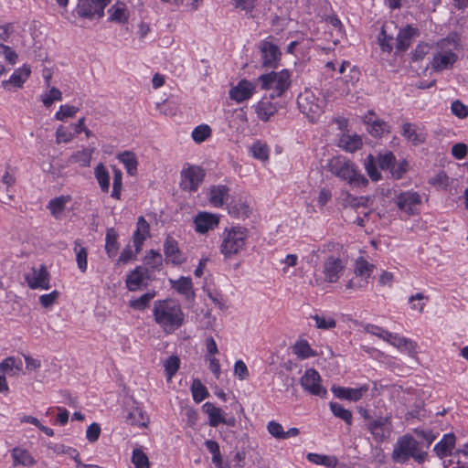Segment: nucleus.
I'll use <instances>...</instances> for the list:
<instances>
[{
	"mask_svg": "<svg viewBox=\"0 0 468 468\" xmlns=\"http://www.w3.org/2000/svg\"><path fill=\"white\" fill-rule=\"evenodd\" d=\"M62 100V93L61 91L55 88V87H52L48 93L45 94L42 98V102L43 104L46 106V107H50L52 105V103L56 101H61Z\"/></svg>",
	"mask_w": 468,
	"mask_h": 468,
	"instance_id": "60",
	"label": "nucleus"
},
{
	"mask_svg": "<svg viewBox=\"0 0 468 468\" xmlns=\"http://www.w3.org/2000/svg\"><path fill=\"white\" fill-rule=\"evenodd\" d=\"M271 95L264 96L255 105V112L258 118L262 122H268L274 114L278 112L279 104L274 102Z\"/></svg>",
	"mask_w": 468,
	"mask_h": 468,
	"instance_id": "17",
	"label": "nucleus"
},
{
	"mask_svg": "<svg viewBox=\"0 0 468 468\" xmlns=\"http://www.w3.org/2000/svg\"><path fill=\"white\" fill-rule=\"evenodd\" d=\"M396 162V157L391 152L379 154L378 157V165L382 170H391Z\"/></svg>",
	"mask_w": 468,
	"mask_h": 468,
	"instance_id": "55",
	"label": "nucleus"
},
{
	"mask_svg": "<svg viewBox=\"0 0 468 468\" xmlns=\"http://www.w3.org/2000/svg\"><path fill=\"white\" fill-rule=\"evenodd\" d=\"M267 431L275 439L282 440V437H284V431L282 424L275 420L268 422Z\"/></svg>",
	"mask_w": 468,
	"mask_h": 468,
	"instance_id": "62",
	"label": "nucleus"
},
{
	"mask_svg": "<svg viewBox=\"0 0 468 468\" xmlns=\"http://www.w3.org/2000/svg\"><path fill=\"white\" fill-rule=\"evenodd\" d=\"M172 288L178 293L183 294L186 299H191L195 296L193 292V283L189 277H180L177 281H170Z\"/></svg>",
	"mask_w": 468,
	"mask_h": 468,
	"instance_id": "31",
	"label": "nucleus"
},
{
	"mask_svg": "<svg viewBox=\"0 0 468 468\" xmlns=\"http://www.w3.org/2000/svg\"><path fill=\"white\" fill-rule=\"evenodd\" d=\"M419 28L410 25H407L405 27L401 28L396 38L395 48L397 52L406 51L411 45L412 39L419 37Z\"/></svg>",
	"mask_w": 468,
	"mask_h": 468,
	"instance_id": "21",
	"label": "nucleus"
},
{
	"mask_svg": "<svg viewBox=\"0 0 468 468\" xmlns=\"http://www.w3.org/2000/svg\"><path fill=\"white\" fill-rule=\"evenodd\" d=\"M367 131L371 135L375 137H380L384 133H389V126L385 121L376 119L373 122V125L367 127Z\"/></svg>",
	"mask_w": 468,
	"mask_h": 468,
	"instance_id": "51",
	"label": "nucleus"
},
{
	"mask_svg": "<svg viewBox=\"0 0 468 468\" xmlns=\"http://www.w3.org/2000/svg\"><path fill=\"white\" fill-rule=\"evenodd\" d=\"M386 336L387 337L385 341L396 346L399 349L412 351L416 347L415 342L406 337L400 336L398 334L388 332V334H386Z\"/></svg>",
	"mask_w": 468,
	"mask_h": 468,
	"instance_id": "30",
	"label": "nucleus"
},
{
	"mask_svg": "<svg viewBox=\"0 0 468 468\" xmlns=\"http://www.w3.org/2000/svg\"><path fill=\"white\" fill-rule=\"evenodd\" d=\"M111 0H79L75 12L86 19H99L103 16L105 7Z\"/></svg>",
	"mask_w": 468,
	"mask_h": 468,
	"instance_id": "10",
	"label": "nucleus"
},
{
	"mask_svg": "<svg viewBox=\"0 0 468 468\" xmlns=\"http://www.w3.org/2000/svg\"><path fill=\"white\" fill-rule=\"evenodd\" d=\"M306 459L314 464L324 465L326 467H335L338 463L336 457L310 452L306 455Z\"/></svg>",
	"mask_w": 468,
	"mask_h": 468,
	"instance_id": "39",
	"label": "nucleus"
},
{
	"mask_svg": "<svg viewBox=\"0 0 468 468\" xmlns=\"http://www.w3.org/2000/svg\"><path fill=\"white\" fill-rule=\"evenodd\" d=\"M92 153L93 149H82L74 153L70 156V160L73 163L79 164L82 167H87L90 164Z\"/></svg>",
	"mask_w": 468,
	"mask_h": 468,
	"instance_id": "43",
	"label": "nucleus"
},
{
	"mask_svg": "<svg viewBox=\"0 0 468 468\" xmlns=\"http://www.w3.org/2000/svg\"><path fill=\"white\" fill-rule=\"evenodd\" d=\"M257 81L262 90H272L270 94L272 98L282 97L291 86V74L288 69L271 71L261 75Z\"/></svg>",
	"mask_w": 468,
	"mask_h": 468,
	"instance_id": "5",
	"label": "nucleus"
},
{
	"mask_svg": "<svg viewBox=\"0 0 468 468\" xmlns=\"http://www.w3.org/2000/svg\"><path fill=\"white\" fill-rule=\"evenodd\" d=\"M451 111L453 115L460 119H464L468 116V106L459 100H455L452 102Z\"/></svg>",
	"mask_w": 468,
	"mask_h": 468,
	"instance_id": "61",
	"label": "nucleus"
},
{
	"mask_svg": "<svg viewBox=\"0 0 468 468\" xmlns=\"http://www.w3.org/2000/svg\"><path fill=\"white\" fill-rule=\"evenodd\" d=\"M27 282L31 289H48L49 273L44 265L40 268H32L31 273L27 274Z\"/></svg>",
	"mask_w": 468,
	"mask_h": 468,
	"instance_id": "18",
	"label": "nucleus"
},
{
	"mask_svg": "<svg viewBox=\"0 0 468 468\" xmlns=\"http://www.w3.org/2000/svg\"><path fill=\"white\" fill-rule=\"evenodd\" d=\"M108 13L110 15V21L117 22L120 24L126 23L129 17L126 5L122 2H117L115 5L110 7Z\"/></svg>",
	"mask_w": 468,
	"mask_h": 468,
	"instance_id": "32",
	"label": "nucleus"
},
{
	"mask_svg": "<svg viewBox=\"0 0 468 468\" xmlns=\"http://www.w3.org/2000/svg\"><path fill=\"white\" fill-rule=\"evenodd\" d=\"M298 108L311 122L315 120L324 112L325 101L317 97L311 90H305L297 98Z\"/></svg>",
	"mask_w": 468,
	"mask_h": 468,
	"instance_id": "6",
	"label": "nucleus"
},
{
	"mask_svg": "<svg viewBox=\"0 0 468 468\" xmlns=\"http://www.w3.org/2000/svg\"><path fill=\"white\" fill-rule=\"evenodd\" d=\"M149 278L148 268L137 266L132 271L125 280L126 287L130 292L137 291L145 279Z\"/></svg>",
	"mask_w": 468,
	"mask_h": 468,
	"instance_id": "25",
	"label": "nucleus"
},
{
	"mask_svg": "<svg viewBox=\"0 0 468 468\" xmlns=\"http://www.w3.org/2000/svg\"><path fill=\"white\" fill-rule=\"evenodd\" d=\"M69 199L70 197L69 196H60L58 197H55L48 202V208L50 210L54 217H57L64 210L65 206L69 201Z\"/></svg>",
	"mask_w": 468,
	"mask_h": 468,
	"instance_id": "45",
	"label": "nucleus"
},
{
	"mask_svg": "<svg viewBox=\"0 0 468 468\" xmlns=\"http://www.w3.org/2000/svg\"><path fill=\"white\" fill-rule=\"evenodd\" d=\"M132 463L134 464L135 468H150L147 455L139 448L133 451Z\"/></svg>",
	"mask_w": 468,
	"mask_h": 468,
	"instance_id": "50",
	"label": "nucleus"
},
{
	"mask_svg": "<svg viewBox=\"0 0 468 468\" xmlns=\"http://www.w3.org/2000/svg\"><path fill=\"white\" fill-rule=\"evenodd\" d=\"M211 135V129L207 124L197 126L192 132V138L196 143H202Z\"/></svg>",
	"mask_w": 468,
	"mask_h": 468,
	"instance_id": "52",
	"label": "nucleus"
},
{
	"mask_svg": "<svg viewBox=\"0 0 468 468\" xmlns=\"http://www.w3.org/2000/svg\"><path fill=\"white\" fill-rule=\"evenodd\" d=\"M374 265L367 262L363 258H359L356 261V269L355 271L357 275L368 278L373 271Z\"/></svg>",
	"mask_w": 468,
	"mask_h": 468,
	"instance_id": "53",
	"label": "nucleus"
},
{
	"mask_svg": "<svg viewBox=\"0 0 468 468\" xmlns=\"http://www.w3.org/2000/svg\"><path fill=\"white\" fill-rule=\"evenodd\" d=\"M256 86L247 80H241L229 90V98L239 103L250 99L255 92Z\"/></svg>",
	"mask_w": 468,
	"mask_h": 468,
	"instance_id": "19",
	"label": "nucleus"
},
{
	"mask_svg": "<svg viewBox=\"0 0 468 468\" xmlns=\"http://www.w3.org/2000/svg\"><path fill=\"white\" fill-rule=\"evenodd\" d=\"M401 135L414 145H419L426 141L427 134L418 132L416 126L410 122L402 125Z\"/></svg>",
	"mask_w": 468,
	"mask_h": 468,
	"instance_id": "27",
	"label": "nucleus"
},
{
	"mask_svg": "<svg viewBox=\"0 0 468 468\" xmlns=\"http://www.w3.org/2000/svg\"><path fill=\"white\" fill-rule=\"evenodd\" d=\"M148 237H150V225L143 216H140L137 219L136 229L133 235L136 254L141 251L144 242Z\"/></svg>",
	"mask_w": 468,
	"mask_h": 468,
	"instance_id": "23",
	"label": "nucleus"
},
{
	"mask_svg": "<svg viewBox=\"0 0 468 468\" xmlns=\"http://www.w3.org/2000/svg\"><path fill=\"white\" fill-rule=\"evenodd\" d=\"M179 366L180 359L176 356H171L166 359L165 368L168 378H171L177 372Z\"/></svg>",
	"mask_w": 468,
	"mask_h": 468,
	"instance_id": "56",
	"label": "nucleus"
},
{
	"mask_svg": "<svg viewBox=\"0 0 468 468\" xmlns=\"http://www.w3.org/2000/svg\"><path fill=\"white\" fill-rule=\"evenodd\" d=\"M94 175L101 191L108 193L110 189V174L102 163L96 165Z\"/></svg>",
	"mask_w": 468,
	"mask_h": 468,
	"instance_id": "37",
	"label": "nucleus"
},
{
	"mask_svg": "<svg viewBox=\"0 0 468 468\" xmlns=\"http://www.w3.org/2000/svg\"><path fill=\"white\" fill-rule=\"evenodd\" d=\"M220 218L217 214L202 211L198 212L193 220L196 232L199 234H206L209 230L218 228Z\"/></svg>",
	"mask_w": 468,
	"mask_h": 468,
	"instance_id": "15",
	"label": "nucleus"
},
{
	"mask_svg": "<svg viewBox=\"0 0 468 468\" xmlns=\"http://www.w3.org/2000/svg\"><path fill=\"white\" fill-rule=\"evenodd\" d=\"M73 250L76 254V261L79 270L85 272L88 267V250L82 246V240L78 239L74 241Z\"/></svg>",
	"mask_w": 468,
	"mask_h": 468,
	"instance_id": "35",
	"label": "nucleus"
},
{
	"mask_svg": "<svg viewBox=\"0 0 468 468\" xmlns=\"http://www.w3.org/2000/svg\"><path fill=\"white\" fill-rule=\"evenodd\" d=\"M427 299L428 296H425L422 292H417L414 295H411L409 298V303H410V308L414 311H418L421 314L424 310L425 303L421 302L422 300Z\"/></svg>",
	"mask_w": 468,
	"mask_h": 468,
	"instance_id": "57",
	"label": "nucleus"
},
{
	"mask_svg": "<svg viewBox=\"0 0 468 468\" xmlns=\"http://www.w3.org/2000/svg\"><path fill=\"white\" fill-rule=\"evenodd\" d=\"M300 383L312 395L324 398L327 394L325 388L321 385L319 373L314 368L307 369L304 372L300 379Z\"/></svg>",
	"mask_w": 468,
	"mask_h": 468,
	"instance_id": "13",
	"label": "nucleus"
},
{
	"mask_svg": "<svg viewBox=\"0 0 468 468\" xmlns=\"http://www.w3.org/2000/svg\"><path fill=\"white\" fill-rule=\"evenodd\" d=\"M12 457V465L14 467H32L37 463V460L30 452L22 447H15L10 452Z\"/></svg>",
	"mask_w": 468,
	"mask_h": 468,
	"instance_id": "24",
	"label": "nucleus"
},
{
	"mask_svg": "<svg viewBox=\"0 0 468 468\" xmlns=\"http://www.w3.org/2000/svg\"><path fill=\"white\" fill-rule=\"evenodd\" d=\"M329 407L333 414L341 420H343L347 425L352 424V412L349 410L345 409L337 402H330Z\"/></svg>",
	"mask_w": 468,
	"mask_h": 468,
	"instance_id": "42",
	"label": "nucleus"
},
{
	"mask_svg": "<svg viewBox=\"0 0 468 468\" xmlns=\"http://www.w3.org/2000/svg\"><path fill=\"white\" fill-rule=\"evenodd\" d=\"M367 385H363L359 388H345V387H333L332 391L334 395L341 399H347L349 401H358L362 399L364 394L368 391Z\"/></svg>",
	"mask_w": 468,
	"mask_h": 468,
	"instance_id": "22",
	"label": "nucleus"
},
{
	"mask_svg": "<svg viewBox=\"0 0 468 468\" xmlns=\"http://www.w3.org/2000/svg\"><path fill=\"white\" fill-rule=\"evenodd\" d=\"M124 418L129 425L145 427L148 422V417L139 407H135L133 410L128 411Z\"/></svg>",
	"mask_w": 468,
	"mask_h": 468,
	"instance_id": "34",
	"label": "nucleus"
},
{
	"mask_svg": "<svg viewBox=\"0 0 468 468\" xmlns=\"http://www.w3.org/2000/svg\"><path fill=\"white\" fill-rule=\"evenodd\" d=\"M294 354L301 359H306L314 356L316 354L311 348L307 341H299L293 346Z\"/></svg>",
	"mask_w": 468,
	"mask_h": 468,
	"instance_id": "47",
	"label": "nucleus"
},
{
	"mask_svg": "<svg viewBox=\"0 0 468 468\" xmlns=\"http://www.w3.org/2000/svg\"><path fill=\"white\" fill-rule=\"evenodd\" d=\"M249 230L241 226H234L225 229L222 234L220 251L225 258H230L239 254L246 247Z\"/></svg>",
	"mask_w": 468,
	"mask_h": 468,
	"instance_id": "4",
	"label": "nucleus"
},
{
	"mask_svg": "<svg viewBox=\"0 0 468 468\" xmlns=\"http://www.w3.org/2000/svg\"><path fill=\"white\" fill-rule=\"evenodd\" d=\"M117 158L124 165L130 176H134L136 174L138 162L133 152L124 151L119 154Z\"/></svg>",
	"mask_w": 468,
	"mask_h": 468,
	"instance_id": "36",
	"label": "nucleus"
},
{
	"mask_svg": "<svg viewBox=\"0 0 468 468\" xmlns=\"http://www.w3.org/2000/svg\"><path fill=\"white\" fill-rule=\"evenodd\" d=\"M180 187L183 191L195 193L206 177V171L197 165H187L180 173Z\"/></svg>",
	"mask_w": 468,
	"mask_h": 468,
	"instance_id": "7",
	"label": "nucleus"
},
{
	"mask_svg": "<svg viewBox=\"0 0 468 468\" xmlns=\"http://www.w3.org/2000/svg\"><path fill=\"white\" fill-rule=\"evenodd\" d=\"M330 171L352 186H366L368 184V180L359 172L357 166L346 158L337 157L332 160Z\"/></svg>",
	"mask_w": 468,
	"mask_h": 468,
	"instance_id": "3",
	"label": "nucleus"
},
{
	"mask_svg": "<svg viewBox=\"0 0 468 468\" xmlns=\"http://www.w3.org/2000/svg\"><path fill=\"white\" fill-rule=\"evenodd\" d=\"M122 188V173L120 169L113 167V184L111 197L115 199H121Z\"/></svg>",
	"mask_w": 468,
	"mask_h": 468,
	"instance_id": "49",
	"label": "nucleus"
},
{
	"mask_svg": "<svg viewBox=\"0 0 468 468\" xmlns=\"http://www.w3.org/2000/svg\"><path fill=\"white\" fill-rule=\"evenodd\" d=\"M191 392L193 399L197 403L203 401L209 395L207 388L201 383L199 379L193 380L191 385Z\"/></svg>",
	"mask_w": 468,
	"mask_h": 468,
	"instance_id": "46",
	"label": "nucleus"
},
{
	"mask_svg": "<svg viewBox=\"0 0 468 468\" xmlns=\"http://www.w3.org/2000/svg\"><path fill=\"white\" fill-rule=\"evenodd\" d=\"M340 146L344 148L346 152H356L362 146L361 138L356 135H344L340 139Z\"/></svg>",
	"mask_w": 468,
	"mask_h": 468,
	"instance_id": "41",
	"label": "nucleus"
},
{
	"mask_svg": "<svg viewBox=\"0 0 468 468\" xmlns=\"http://www.w3.org/2000/svg\"><path fill=\"white\" fill-rule=\"evenodd\" d=\"M420 443L410 434H405L398 438L393 447L392 459L395 463H405L418 450Z\"/></svg>",
	"mask_w": 468,
	"mask_h": 468,
	"instance_id": "8",
	"label": "nucleus"
},
{
	"mask_svg": "<svg viewBox=\"0 0 468 468\" xmlns=\"http://www.w3.org/2000/svg\"><path fill=\"white\" fill-rule=\"evenodd\" d=\"M365 168L368 176L373 181H378L381 178L380 173L378 171L373 155L369 154L365 161Z\"/></svg>",
	"mask_w": 468,
	"mask_h": 468,
	"instance_id": "54",
	"label": "nucleus"
},
{
	"mask_svg": "<svg viewBox=\"0 0 468 468\" xmlns=\"http://www.w3.org/2000/svg\"><path fill=\"white\" fill-rule=\"evenodd\" d=\"M388 25L384 24L377 37V42L382 52L390 54L396 45L393 34L388 33Z\"/></svg>",
	"mask_w": 468,
	"mask_h": 468,
	"instance_id": "29",
	"label": "nucleus"
},
{
	"mask_svg": "<svg viewBox=\"0 0 468 468\" xmlns=\"http://www.w3.org/2000/svg\"><path fill=\"white\" fill-rule=\"evenodd\" d=\"M459 37L457 35L448 36L437 43V52L433 54L431 68L435 71H442L451 69L457 61L458 56L455 53L458 47Z\"/></svg>",
	"mask_w": 468,
	"mask_h": 468,
	"instance_id": "2",
	"label": "nucleus"
},
{
	"mask_svg": "<svg viewBox=\"0 0 468 468\" xmlns=\"http://www.w3.org/2000/svg\"><path fill=\"white\" fill-rule=\"evenodd\" d=\"M31 74L29 67L24 65L16 69L8 80L2 81V87L7 90L21 89Z\"/></svg>",
	"mask_w": 468,
	"mask_h": 468,
	"instance_id": "20",
	"label": "nucleus"
},
{
	"mask_svg": "<svg viewBox=\"0 0 468 468\" xmlns=\"http://www.w3.org/2000/svg\"><path fill=\"white\" fill-rule=\"evenodd\" d=\"M455 445V435L453 433L444 434L442 439L434 446L433 451L441 459L450 455Z\"/></svg>",
	"mask_w": 468,
	"mask_h": 468,
	"instance_id": "28",
	"label": "nucleus"
},
{
	"mask_svg": "<svg viewBox=\"0 0 468 468\" xmlns=\"http://www.w3.org/2000/svg\"><path fill=\"white\" fill-rule=\"evenodd\" d=\"M259 48L261 52L262 66L275 69L281 60L282 52L279 47L269 39L260 42Z\"/></svg>",
	"mask_w": 468,
	"mask_h": 468,
	"instance_id": "12",
	"label": "nucleus"
},
{
	"mask_svg": "<svg viewBox=\"0 0 468 468\" xmlns=\"http://www.w3.org/2000/svg\"><path fill=\"white\" fill-rule=\"evenodd\" d=\"M202 410L208 416V425L218 427L223 420L222 410L211 402H206L202 406Z\"/></svg>",
	"mask_w": 468,
	"mask_h": 468,
	"instance_id": "33",
	"label": "nucleus"
},
{
	"mask_svg": "<svg viewBox=\"0 0 468 468\" xmlns=\"http://www.w3.org/2000/svg\"><path fill=\"white\" fill-rule=\"evenodd\" d=\"M364 417L368 420L367 429L369 431L376 441L382 442L390 436L392 431L390 416H379L372 419L367 416V413L365 410Z\"/></svg>",
	"mask_w": 468,
	"mask_h": 468,
	"instance_id": "9",
	"label": "nucleus"
},
{
	"mask_svg": "<svg viewBox=\"0 0 468 468\" xmlns=\"http://www.w3.org/2000/svg\"><path fill=\"white\" fill-rule=\"evenodd\" d=\"M79 112V108L68 104L61 105L59 111L56 112L55 118L63 121L65 118L73 117Z\"/></svg>",
	"mask_w": 468,
	"mask_h": 468,
	"instance_id": "59",
	"label": "nucleus"
},
{
	"mask_svg": "<svg viewBox=\"0 0 468 468\" xmlns=\"http://www.w3.org/2000/svg\"><path fill=\"white\" fill-rule=\"evenodd\" d=\"M163 247L166 264L179 266L186 261V256L179 249L177 240L171 235L166 236Z\"/></svg>",
	"mask_w": 468,
	"mask_h": 468,
	"instance_id": "14",
	"label": "nucleus"
},
{
	"mask_svg": "<svg viewBox=\"0 0 468 468\" xmlns=\"http://www.w3.org/2000/svg\"><path fill=\"white\" fill-rule=\"evenodd\" d=\"M395 203L401 212L408 216H413L420 212L421 197L413 190L404 191L396 197Z\"/></svg>",
	"mask_w": 468,
	"mask_h": 468,
	"instance_id": "11",
	"label": "nucleus"
},
{
	"mask_svg": "<svg viewBox=\"0 0 468 468\" xmlns=\"http://www.w3.org/2000/svg\"><path fill=\"white\" fill-rule=\"evenodd\" d=\"M74 133H72L71 132H69L67 128H65L64 126L60 125L57 131H56V141H57V144H61V143H69L70 141L73 140L74 138Z\"/></svg>",
	"mask_w": 468,
	"mask_h": 468,
	"instance_id": "63",
	"label": "nucleus"
},
{
	"mask_svg": "<svg viewBox=\"0 0 468 468\" xmlns=\"http://www.w3.org/2000/svg\"><path fill=\"white\" fill-rule=\"evenodd\" d=\"M154 322L165 334H172L180 328L185 321L181 305L173 299L157 300L154 303Z\"/></svg>",
	"mask_w": 468,
	"mask_h": 468,
	"instance_id": "1",
	"label": "nucleus"
},
{
	"mask_svg": "<svg viewBox=\"0 0 468 468\" xmlns=\"http://www.w3.org/2000/svg\"><path fill=\"white\" fill-rule=\"evenodd\" d=\"M207 197L214 207H222L228 204L230 189L226 185H212L207 188Z\"/></svg>",
	"mask_w": 468,
	"mask_h": 468,
	"instance_id": "16",
	"label": "nucleus"
},
{
	"mask_svg": "<svg viewBox=\"0 0 468 468\" xmlns=\"http://www.w3.org/2000/svg\"><path fill=\"white\" fill-rule=\"evenodd\" d=\"M346 201L348 202V205L353 208L367 207L368 203L370 201V197H353L351 195H348Z\"/></svg>",
	"mask_w": 468,
	"mask_h": 468,
	"instance_id": "64",
	"label": "nucleus"
},
{
	"mask_svg": "<svg viewBox=\"0 0 468 468\" xmlns=\"http://www.w3.org/2000/svg\"><path fill=\"white\" fill-rule=\"evenodd\" d=\"M144 263L148 270L160 271L163 266L162 254L157 250H150L144 257Z\"/></svg>",
	"mask_w": 468,
	"mask_h": 468,
	"instance_id": "40",
	"label": "nucleus"
},
{
	"mask_svg": "<svg viewBox=\"0 0 468 468\" xmlns=\"http://www.w3.org/2000/svg\"><path fill=\"white\" fill-rule=\"evenodd\" d=\"M154 296H155L154 291L147 292L144 294H143L142 296H140L139 298L132 300L130 302V306L132 308H133L134 310L143 311L146 307L149 306L151 300L154 299Z\"/></svg>",
	"mask_w": 468,
	"mask_h": 468,
	"instance_id": "48",
	"label": "nucleus"
},
{
	"mask_svg": "<svg viewBox=\"0 0 468 468\" xmlns=\"http://www.w3.org/2000/svg\"><path fill=\"white\" fill-rule=\"evenodd\" d=\"M250 153L258 160L265 162L269 159V147L266 144L260 141L250 146Z\"/></svg>",
	"mask_w": 468,
	"mask_h": 468,
	"instance_id": "44",
	"label": "nucleus"
},
{
	"mask_svg": "<svg viewBox=\"0 0 468 468\" xmlns=\"http://www.w3.org/2000/svg\"><path fill=\"white\" fill-rule=\"evenodd\" d=\"M312 318L315 321V325L319 329H332L336 325V322L334 318H325L324 316H320L318 314H314Z\"/></svg>",
	"mask_w": 468,
	"mask_h": 468,
	"instance_id": "58",
	"label": "nucleus"
},
{
	"mask_svg": "<svg viewBox=\"0 0 468 468\" xmlns=\"http://www.w3.org/2000/svg\"><path fill=\"white\" fill-rule=\"evenodd\" d=\"M343 265L338 258H328L324 263V279L328 282H336L343 271Z\"/></svg>",
	"mask_w": 468,
	"mask_h": 468,
	"instance_id": "26",
	"label": "nucleus"
},
{
	"mask_svg": "<svg viewBox=\"0 0 468 468\" xmlns=\"http://www.w3.org/2000/svg\"><path fill=\"white\" fill-rule=\"evenodd\" d=\"M119 250L118 234L114 229H109L105 237V250L110 258L116 256Z\"/></svg>",
	"mask_w": 468,
	"mask_h": 468,
	"instance_id": "38",
	"label": "nucleus"
}]
</instances>
